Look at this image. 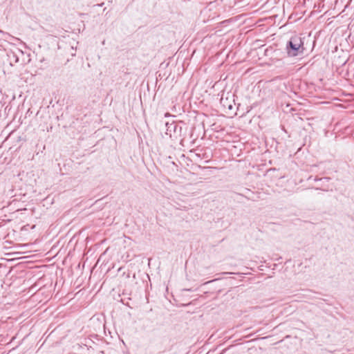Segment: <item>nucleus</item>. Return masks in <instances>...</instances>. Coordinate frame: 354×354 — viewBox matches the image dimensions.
<instances>
[{
  "label": "nucleus",
  "instance_id": "nucleus-1",
  "mask_svg": "<svg viewBox=\"0 0 354 354\" xmlns=\"http://www.w3.org/2000/svg\"><path fill=\"white\" fill-rule=\"evenodd\" d=\"M29 258L30 256H24V298L27 294H30L28 299L24 302V309L30 308L28 304L32 303L35 294L39 290L36 283L38 278L34 274V268L28 266L30 261L27 259ZM37 267H35V269Z\"/></svg>",
  "mask_w": 354,
  "mask_h": 354
},
{
  "label": "nucleus",
  "instance_id": "nucleus-2",
  "mask_svg": "<svg viewBox=\"0 0 354 354\" xmlns=\"http://www.w3.org/2000/svg\"><path fill=\"white\" fill-rule=\"evenodd\" d=\"M304 39V37L302 38L298 35H295L290 38L286 46V50L288 57H292L304 54L306 50Z\"/></svg>",
  "mask_w": 354,
  "mask_h": 354
},
{
  "label": "nucleus",
  "instance_id": "nucleus-3",
  "mask_svg": "<svg viewBox=\"0 0 354 354\" xmlns=\"http://www.w3.org/2000/svg\"><path fill=\"white\" fill-rule=\"evenodd\" d=\"M165 127L167 128L165 133L171 138L177 139L181 136L182 127L174 121L165 122Z\"/></svg>",
  "mask_w": 354,
  "mask_h": 354
},
{
  "label": "nucleus",
  "instance_id": "nucleus-4",
  "mask_svg": "<svg viewBox=\"0 0 354 354\" xmlns=\"http://www.w3.org/2000/svg\"><path fill=\"white\" fill-rule=\"evenodd\" d=\"M220 102H221V105L224 108H227L230 111L233 109V104L232 103H234V99L232 100V101H231L228 98V97H227L225 98L222 97L221 100H220Z\"/></svg>",
  "mask_w": 354,
  "mask_h": 354
},
{
  "label": "nucleus",
  "instance_id": "nucleus-5",
  "mask_svg": "<svg viewBox=\"0 0 354 354\" xmlns=\"http://www.w3.org/2000/svg\"><path fill=\"white\" fill-rule=\"evenodd\" d=\"M327 6V8L329 9L332 8V2H329V0H320L317 5V9L321 10Z\"/></svg>",
  "mask_w": 354,
  "mask_h": 354
},
{
  "label": "nucleus",
  "instance_id": "nucleus-6",
  "mask_svg": "<svg viewBox=\"0 0 354 354\" xmlns=\"http://www.w3.org/2000/svg\"><path fill=\"white\" fill-rule=\"evenodd\" d=\"M8 57H9L10 64L11 66H13L15 64L17 63L19 60V57L14 52H11L10 54L8 55Z\"/></svg>",
  "mask_w": 354,
  "mask_h": 354
},
{
  "label": "nucleus",
  "instance_id": "nucleus-7",
  "mask_svg": "<svg viewBox=\"0 0 354 354\" xmlns=\"http://www.w3.org/2000/svg\"><path fill=\"white\" fill-rule=\"evenodd\" d=\"M30 53L27 51H24V62L29 63L31 60L30 58Z\"/></svg>",
  "mask_w": 354,
  "mask_h": 354
},
{
  "label": "nucleus",
  "instance_id": "nucleus-8",
  "mask_svg": "<svg viewBox=\"0 0 354 354\" xmlns=\"http://www.w3.org/2000/svg\"><path fill=\"white\" fill-rule=\"evenodd\" d=\"M330 180V178H329V177H324V178H317V177H315V178H314V180H315V181H318V180H319V181H322V180H326V181L328 182Z\"/></svg>",
  "mask_w": 354,
  "mask_h": 354
},
{
  "label": "nucleus",
  "instance_id": "nucleus-9",
  "mask_svg": "<svg viewBox=\"0 0 354 354\" xmlns=\"http://www.w3.org/2000/svg\"><path fill=\"white\" fill-rule=\"evenodd\" d=\"M29 225H24V236H25L26 234L25 232L28 231ZM27 237H24V240L27 239Z\"/></svg>",
  "mask_w": 354,
  "mask_h": 354
},
{
  "label": "nucleus",
  "instance_id": "nucleus-10",
  "mask_svg": "<svg viewBox=\"0 0 354 354\" xmlns=\"http://www.w3.org/2000/svg\"><path fill=\"white\" fill-rule=\"evenodd\" d=\"M32 245V243H24V245H23L24 249L25 248H28V246Z\"/></svg>",
  "mask_w": 354,
  "mask_h": 354
},
{
  "label": "nucleus",
  "instance_id": "nucleus-11",
  "mask_svg": "<svg viewBox=\"0 0 354 354\" xmlns=\"http://www.w3.org/2000/svg\"><path fill=\"white\" fill-rule=\"evenodd\" d=\"M216 280H217L216 279H214V280H210V281H209L205 282L204 284H207V283H212V282H213V281H216Z\"/></svg>",
  "mask_w": 354,
  "mask_h": 354
},
{
  "label": "nucleus",
  "instance_id": "nucleus-12",
  "mask_svg": "<svg viewBox=\"0 0 354 354\" xmlns=\"http://www.w3.org/2000/svg\"><path fill=\"white\" fill-rule=\"evenodd\" d=\"M30 113H32V112H30V110L28 109V111L26 112V116L28 115H30Z\"/></svg>",
  "mask_w": 354,
  "mask_h": 354
},
{
  "label": "nucleus",
  "instance_id": "nucleus-13",
  "mask_svg": "<svg viewBox=\"0 0 354 354\" xmlns=\"http://www.w3.org/2000/svg\"><path fill=\"white\" fill-rule=\"evenodd\" d=\"M281 129H282V131L286 132V130L284 126H281Z\"/></svg>",
  "mask_w": 354,
  "mask_h": 354
},
{
  "label": "nucleus",
  "instance_id": "nucleus-14",
  "mask_svg": "<svg viewBox=\"0 0 354 354\" xmlns=\"http://www.w3.org/2000/svg\"><path fill=\"white\" fill-rule=\"evenodd\" d=\"M22 96V91L20 92V93L19 94V97H21Z\"/></svg>",
  "mask_w": 354,
  "mask_h": 354
},
{
  "label": "nucleus",
  "instance_id": "nucleus-15",
  "mask_svg": "<svg viewBox=\"0 0 354 354\" xmlns=\"http://www.w3.org/2000/svg\"><path fill=\"white\" fill-rule=\"evenodd\" d=\"M23 45H24V48H27V46H26V43H25V42H24V43H23Z\"/></svg>",
  "mask_w": 354,
  "mask_h": 354
},
{
  "label": "nucleus",
  "instance_id": "nucleus-16",
  "mask_svg": "<svg viewBox=\"0 0 354 354\" xmlns=\"http://www.w3.org/2000/svg\"><path fill=\"white\" fill-rule=\"evenodd\" d=\"M35 227V225H32V227H31L30 228H31V229H34Z\"/></svg>",
  "mask_w": 354,
  "mask_h": 354
},
{
  "label": "nucleus",
  "instance_id": "nucleus-17",
  "mask_svg": "<svg viewBox=\"0 0 354 354\" xmlns=\"http://www.w3.org/2000/svg\"><path fill=\"white\" fill-rule=\"evenodd\" d=\"M187 291H192V289H185Z\"/></svg>",
  "mask_w": 354,
  "mask_h": 354
},
{
  "label": "nucleus",
  "instance_id": "nucleus-18",
  "mask_svg": "<svg viewBox=\"0 0 354 354\" xmlns=\"http://www.w3.org/2000/svg\"><path fill=\"white\" fill-rule=\"evenodd\" d=\"M310 180H313L312 176H310V177L308 178V180H310Z\"/></svg>",
  "mask_w": 354,
  "mask_h": 354
},
{
  "label": "nucleus",
  "instance_id": "nucleus-19",
  "mask_svg": "<svg viewBox=\"0 0 354 354\" xmlns=\"http://www.w3.org/2000/svg\"><path fill=\"white\" fill-rule=\"evenodd\" d=\"M310 180H313L312 176H310V177L308 178V180H310Z\"/></svg>",
  "mask_w": 354,
  "mask_h": 354
},
{
  "label": "nucleus",
  "instance_id": "nucleus-20",
  "mask_svg": "<svg viewBox=\"0 0 354 354\" xmlns=\"http://www.w3.org/2000/svg\"><path fill=\"white\" fill-rule=\"evenodd\" d=\"M15 99V96L14 95L12 97V100H14Z\"/></svg>",
  "mask_w": 354,
  "mask_h": 354
},
{
  "label": "nucleus",
  "instance_id": "nucleus-21",
  "mask_svg": "<svg viewBox=\"0 0 354 354\" xmlns=\"http://www.w3.org/2000/svg\"><path fill=\"white\" fill-rule=\"evenodd\" d=\"M17 156V152L16 151L15 156Z\"/></svg>",
  "mask_w": 354,
  "mask_h": 354
},
{
  "label": "nucleus",
  "instance_id": "nucleus-22",
  "mask_svg": "<svg viewBox=\"0 0 354 354\" xmlns=\"http://www.w3.org/2000/svg\"><path fill=\"white\" fill-rule=\"evenodd\" d=\"M26 252H27V251H24L23 254H26Z\"/></svg>",
  "mask_w": 354,
  "mask_h": 354
}]
</instances>
